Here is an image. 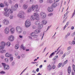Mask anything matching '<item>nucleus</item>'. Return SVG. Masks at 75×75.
<instances>
[{
    "label": "nucleus",
    "mask_w": 75,
    "mask_h": 75,
    "mask_svg": "<svg viewBox=\"0 0 75 75\" xmlns=\"http://www.w3.org/2000/svg\"><path fill=\"white\" fill-rule=\"evenodd\" d=\"M59 4V3H57V2L53 3L52 5V7L48 8V11L49 12H52V11H53V8H55L57 6H58Z\"/></svg>",
    "instance_id": "nucleus-1"
},
{
    "label": "nucleus",
    "mask_w": 75,
    "mask_h": 75,
    "mask_svg": "<svg viewBox=\"0 0 75 75\" xmlns=\"http://www.w3.org/2000/svg\"><path fill=\"white\" fill-rule=\"evenodd\" d=\"M4 10L5 12H4V14L6 17H8L9 14H12L13 12V11L11 9H8V8H4Z\"/></svg>",
    "instance_id": "nucleus-2"
},
{
    "label": "nucleus",
    "mask_w": 75,
    "mask_h": 75,
    "mask_svg": "<svg viewBox=\"0 0 75 75\" xmlns=\"http://www.w3.org/2000/svg\"><path fill=\"white\" fill-rule=\"evenodd\" d=\"M6 43L4 42H1V45L0 46V52L1 53H4L6 52V50H3L4 49V47L6 46Z\"/></svg>",
    "instance_id": "nucleus-3"
},
{
    "label": "nucleus",
    "mask_w": 75,
    "mask_h": 75,
    "mask_svg": "<svg viewBox=\"0 0 75 75\" xmlns=\"http://www.w3.org/2000/svg\"><path fill=\"white\" fill-rule=\"evenodd\" d=\"M37 18H38V15L37 12H35L34 14L30 18V20L32 21H34L35 19L37 20Z\"/></svg>",
    "instance_id": "nucleus-4"
},
{
    "label": "nucleus",
    "mask_w": 75,
    "mask_h": 75,
    "mask_svg": "<svg viewBox=\"0 0 75 75\" xmlns=\"http://www.w3.org/2000/svg\"><path fill=\"white\" fill-rule=\"evenodd\" d=\"M36 33L35 32H33L32 33L30 34L31 36H29V38L30 39V40H32L33 38H37V37H38V35H36Z\"/></svg>",
    "instance_id": "nucleus-5"
},
{
    "label": "nucleus",
    "mask_w": 75,
    "mask_h": 75,
    "mask_svg": "<svg viewBox=\"0 0 75 75\" xmlns=\"http://www.w3.org/2000/svg\"><path fill=\"white\" fill-rule=\"evenodd\" d=\"M24 12L23 11H20V13L18 14V16L19 18H24L25 16H24Z\"/></svg>",
    "instance_id": "nucleus-6"
},
{
    "label": "nucleus",
    "mask_w": 75,
    "mask_h": 75,
    "mask_svg": "<svg viewBox=\"0 0 75 75\" xmlns=\"http://www.w3.org/2000/svg\"><path fill=\"white\" fill-rule=\"evenodd\" d=\"M16 30L17 33H18V34H20L22 32V28L20 27H17L16 28Z\"/></svg>",
    "instance_id": "nucleus-7"
},
{
    "label": "nucleus",
    "mask_w": 75,
    "mask_h": 75,
    "mask_svg": "<svg viewBox=\"0 0 75 75\" xmlns=\"http://www.w3.org/2000/svg\"><path fill=\"white\" fill-rule=\"evenodd\" d=\"M2 64L4 67V70H7L8 69H9L10 67L7 64L6 65V64L4 63H2Z\"/></svg>",
    "instance_id": "nucleus-8"
},
{
    "label": "nucleus",
    "mask_w": 75,
    "mask_h": 75,
    "mask_svg": "<svg viewBox=\"0 0 75 75\" xmlns=\"http://www.w3.org/2000/svg\"><path fill=\"white\" fill-rule=\"evenodd\" d=\"M30 25H31V22L28 21V20H27L25 22V26L26 28H28V27H29Z\"/></svg>",
    "instance_id": "nucleus-9"
},
{
    "label": "nucleus",
    "mask_w": 75,
    "mask_h": 75,
    "mask_svg": "<svg viewBox=\"0 0 75 75\" xmlns=\"http://www.w3.org/2000/svg\"><path fill=\"white\" fill-rule=\"evenodd\" d=\"M2 23L4 25H7L9 24V21L8 20L5 19L3 21Z\"/></svg>",
    "instance_id": "nucleus-10"
},
{
    "label": "nucleus",
    "mask_w": 75,
    "mask_h": 75,
    "mask_svg": "<svg viewBox=\"0 0 75 75\" xmlns=\"http://www.w3.org/2000/svg\"><path fill=\"white\" fill-rule=\"evenodd\" d=\"M32 8L33 9V11L35 10L36 11H38V5H32Z\"/></svg>",
    "instance_id": "nucleus-11"
},
{
    "label": "nucleus",
    "mask_w": 75,
    "mask_h": 75,
    "mask_svg": "<svg viewBox=\"0 0 75 75\" xmlns=\"http://www.w3.org/2000/svg\"><path fill=\"white\" fill-rule=\"evenodd\" d=\"M8 39L11 42H12L14 40V36L13 35H11L8 37Z\"/></svg>",
    "instance_id": "nucleus-12"
},
{
    "label": "nucleus",
    "mask_w": 75,
    "mask_h": 75,
    "mask_svg": "<svg viewBox=\"0 0 75 75\" xmlns=\"http://www.w3.org/2000/svg\"><path fill=\"white\" fill-rule=\"evenodd\" d=\"M10 32V29L9 28H6L4 30V33L5 34H8Z\"/></svg>",
    "instance_id": "nucleus-13"
},
{
    "label": "nucleus",
    "mask_w": 75,
    "mask_h": 75,
    "mask_svg": "<svg viewBox=\"0 0 75 75\" xmlns=\"http://www.w3.org/2000/svg\"><path fill=\"white\" fill-rule=\"evenodd\" d=\"M18 4H15V6L13 7V6L11 7V8L12 10H13L14 11H15V10H17V8H18Z\"/></svg>",
    "instance_id": "nucleus-14"
},
{
    "label": "nucleus",
    "mask_w": 75,
    "mask_h": 75,
    "mask_svg": "<svg viewBox=\"0 0 75 75\" xmlns=\"http://www.w3.org/2000/svg\"><path fill=\"white\" fill-rule=\"evenodd\" d=\"M28 5L27 4H25L23 5V10H27V8H28Z\"/></svg>",
    "instance_id": "nucleus-15"
},
{
    "label": "nucleus",
    "mask_w": 75,
    "mask_h": 75,
    "mask_svg": "<svg viewBox=\"0 0 75 75\" xmlns=\"http://www.w3.org/2000/svg\"><path fill=\"white\" fill-rule=\"evenodd\" d=\"M31 11H34L32 6H31L30 7L28 8L27 9V12H28V13H30V12H31Z\"/></svg>",
    "instance_id": "nucleus-16"
},
{
    "label": "nucleus",
    "mask_w": 75,
    "mask_h": 75,
    "mask_svg": "<svg viewBox=\"0 0 75 75\" xmlns=\"http://www.w3.org/2000/svg\"><path fill=\"white\" fill-rule=\"evenodd\" d=\"M40 15L41 16H42V18H45V17H46V14L43 12H40Z\"/></svg>",
    "instance_id": "nucleus-17"
},
{
    "label": "nucleus",
    "mask_w": 75,
    "mask_h": 75,
    "mask_svg": "<svg viewBox=\"0 0 75 75\" xmlns=\"http://www.w3.org/2000/svg\"><path fill=\"white\" fill-rule=\"evenodd\" d=\"M41 31V29L40 28H38L37 29L35 30V33L36 34H38V33H40Z\"/></svg>",
    "instance_id": "nucleus-18"
},
{
    "label": "nucleus",
    "mask_w": 75,
    "mask_h": 75,
    "mask_svg": "<svg viewBox=\"0 0 75 75\" xmlns=\"http://www.w3.org/2000/svg\"><path fill=\"white\" fill-rule=\"evenodd\" d=\"M14 28H12L10 29V31L11 32V34H13L14 33Z\"/></svg>",
    "instance_id": "nucleus-19"
},
{
    "label": "nucleus",
    "mask_w": 75,
    "mask_h": 75,
    "mask_svg": "<svg viewBox=\"0 0 75 75\" xmlns=\"http://www.w3.org/2000/svg\"><path fill=\"white\" fill-rule=\"evenodd\" d=\"M68 73L69 74H70L71 73V67L69 66L68 67V69H67Z\"/></svg>",
    "instance_id": "nucleus-20"
},
{
    "label": "nucleus",
    "mask_w": 75,
    "mask_h": 75,
    "mask_svg": "<svg viewBox=\"0 0 75 75\" xmlns=\"http://www.w3.org/2000/svg\"><path fill=\"white\" fill-rule=\"evenodd\" d=\"M42 22L43 24L45 25L46 24H47V21L45 20H43L42 21Z\"/></svg>",
    "instance_id": "nucleus-21"
},
{
    "label": "nucleus",
    "mask_w": 75,
    "mask_h": 75,
    "mask_svg": "<svg viewBox=\"0 0 75 75\" xmlns=\"http://www.w3.org/2000/svg\"><path fill=\"white\" fill-rule=\"evenodd\" d=\"M19 45L18 44H17L15 46V49H16V50H17V49H18L19 48Z\"/></svg>",
    "instance_id": "nucleus-22"
},
{
    "label": "nucleus",
    "mask_w": 75,
    "mask_h": 75,
    "mask_svg": "<svg viewBox=\"0 0 75 75\" xmlns=\"http://www.w3.org/2000/svg\"><path fill=\"white\" fill-rule=\"evenodd\" d=\"M38 26L39 28H40V29L42 28L43 27V25H42V24H39V25H38Z\"/></svg>",
    "instance_id": "nucleus-23"
},
{
    "label": "nucleus",
    "mask_w": 75,
    "mask_h": 75,
    "mask_svg": "<svg viewBox=\"0 0 75 75\" xmlns=\"http://www.w3.org/2000/svg\"><path fill=\"white\" fill-rule=\"evenodd\" d=\"M47 69H49V71H50L51 69V65H50L47 66Z\"/></svg>",
    "instance_id": "nucleus-24"
},
{
    "label": "nucleus",
    "mask_w": 75,
    "mask_h": 75,
    "mask_svg": "<svg viewBox=\"0 0 75 75\" xmlns=\"http://www.w3.org/2000/svg\"><path fill=\"white\" fill-rule=\"evenodd\" d=\"M11 54H9L8 53H6V57H11Z\"/></svg>",
    "instance_id": "nucleus-25"
},
{
    "label": "nucleus",
    "mask_w": 75,
    "mask_h": 75,
    "mask_svg": "<svg viewBox=\"0 0 75 75\" xmlns=\"http://www.w3.org/2000/svg\"><path fill=\"white\" fill-rule=\"evenodd\" d=\"M35 25H38L40 24V21H37L35 23Z\"/></svg>",
    "instance_id": "nucleus-26"
},
{
    "label": "nucleus",
    "mask_w": 75,
    "mask_h": 75,
    "mask_svg": "<svg viewBox=\"0 0 75 75\" xmlns=\"http://www.w3.org/2000/svg\"><path fill=\"white\" fill-rule=\"evenodd\" d=\"M54 54V52H53L52 53H51L50 54V55L49 56V58H52V55H53Z\"/></svg>",
    "instance_id": "nucleus-27"
},
{
    "label": "nucleus",
    "mask_w": 75,
    "mask_h": 75,
    "mask_svg": "<svg viewBox=\"0 0 75 75\" xmlns=\"http://www.w3.org/2000/svg\"><path fill=\"white\" fill-rule=\"evenodd\" d=\"M21 47L22 49H23V50H25V47H24V46H23V45H21Z\"/></svg>",
    "instance_id": "nucleus-28"
},
{
    "label": "nucleus",
    "mask_w": 75,
    "mask_h": 75,
    "mask_svg": "<svg viewBox=\"0 0 75 75\" xmlns=\"http://www.w3.org/2000/svg\"><path fill=\"white\" fill-rule=\"evenodd\" d=\"M6 45L8 46H10V42H8L6 43Z\"/></svg>",
    "instance_id": "nucleus-29"
},
{
    "label": "nucleus",
    "mask_w": 75,
    "mask_h": 75,
    "mask_svg": "<svg viewBox=\"0 0 75 75\" xmlns=\"http://www.w3.org/2000/svg\"><path fill=\"white\" fill-rule=\"evenodd\" d=\"M0 7H4V6L2 3H1L0 4Z\"/></svg>",
    "instance_id": "nucleus-30"
},
{
    "label": "nucleus",
    "mask_w": 75,
    "mask_h": 75,
    "mask_svg": "<svg viewBox=\"0 0 75 75\" xmlns=\"http://www.w3.org/2000/svg\"><path fill=\"white\" fill-rule=\"evenodd\" d=\"M4 4H5L6 6H8V3L6 2V1L4 2Z\"/></svg>",
    "instance_id": "nucleus-31"
},
{
    "label": "nucleus",
    "mask_w": 75,
    "mask_h": 75,
    "mask_svg": "<svg viewBox=\"0 0 75 75\" xmlns=\"http://www.w3.org/2000/svg\"><path fill=\"white\" fill-rule=\"evenodd\" d=\"M13 15L11 14V15L10 16V18L11 19H13Z\"/></svg>",
    "instance_id": "nucleus-32"
},
{
    "label": "nucleus",
    "mask_w": 75,
    "mask_h": 75,
    "mask_svg": "<svg viewBox=\"0 0 75 75\" xmlns=\"http://www.w3.org/2000/svg\"><path fill=\"white\" fill-rule=\"evenodd\" d=\"M58 58V56H56L53 59V61H54V60H56V58Z\"/></svg>",
    "instance_id": "nucleus-33"
},
{
    "label": "nucleus",
    "mask_w": 75,
    "mask_h": 75,
    "mask_svg": "<svg viewBox=\"0 0 75 75\" xmlns=\"http://www.w3.org/2000/svg\"><path fill=\"white\" fill-rule=\"evenodd\" d=\"M71 46H69L67 48V51H69V50H71Z\"/></svg>",
    "instance_id": "nucleus-34"
},
{
    "label": "nucleus",
    "mask_w": 75,
    "mask_h": 75,
    "mask_svg": "<svg viewBox=\"0 0 75 75\" xmlns=\"http://www.w3.org/2000/svg\"><path fill=\"white\" fill-rule=\"evenodd\" d=\"M29 3L30 4H33V0H30Z\"/></svg>",
    "instance_id": "nucleus-35"
},
{
    "label": "nucleus",
    "mask_w": 75,
    "mask_h": 75,
    "mask_svg": "<svg viewBox=\"0 0 75 75\" xmlns=\"http://www.w3.org/2000/svg\"><path fill=\"white\" fill-rule=\"evenodd\" d=\"M72 44L74 45L75 44V37L74 38V40H73Z\"/></svg>",
    "instance_id": "nucleus-36"
},
{
    "label": "nucleus",
    "mask_w": 75,
    "mask_h": 75,
    "mask_svg": "<svg viewBox=\"0 0 75 75\" xmlns=\"http://www.w3.org/2000/svg\"><path fill=\"white\" fill-rule=\"evenodd\" d=\"M66 55V53H65L63 55L62 57V59H63V58H64V57H65V56Z\"/></svg>",
    "instance_id": "nucleus-37"
},
{
    "label": "nucleus",
    "mask_w": 75,
    "mask_h": 75,
    "mask_svg": "<svg viewBox=\"0 0 75 75\" xmlns=\"http://www.w3.org/2000/svg\"><path fill=\"white\" fill-rule=\"evenodd\" d=\"M0 74H6V73L5 72L3 71H2L0 72Z\"/></svg>",
    "instance_id": "nucleus-38"
},
{
    "label": "nucleus",
    "mask_w": 75,
    "mask_h": 75,
    "mask_svg": "<svg viewBox=\"0 0 75 75\" xmlns=\"http://www.w3.org/2000/svg\"><path fill=\"white\" fill-rule=\"evenodd\" d=\"M68 62V60H66V61H65L64 63V65H65V64H67V63Z\"/></svg>",
    "instance_id": "nucleus-39"
},
{
    "label": "nucleus",
    "mask_w": 75,
    "mask_h": 75,
    "mask_svg": "<svg viewBox=\"0 0 75 75\" xmlns=\"http://www.w3.org/2000/svg\"><path fill=\"white\" fill-rule=\"evenodd\" d=\"M61 65H62V63H59L58 65V67L59 68V67H61Z\"/></svg>",
    "instance_id": "nucleus-40"
},
{
    "label": "nucleus",
    "mask_w": 75,
    "mask_h": 75,
    "mask_svg": "<svg viewBox=\"0 0 75 75\" xmlns=\"http://www.w3.org/2000/svg\"><path fill=\"white\" fill-rule=\"evenodd\" d=\"M5 61L6 62H7L8 61V59L7 58L5 59Z\"/></svg>",
    "instance_id": "nucleus-41"
},
{
    "label": "nucleus",
    "mask_w": 75,
    "mask_h": 75,
    "mask_svg": "<svg viewBox=\"0 0 75 75\" xmlns=\"http://www.w3.org/2000/svg\"><path fill=\"white\" fill-rule=\"evenodd\" d=\"M51 27V25L49 26L48 27V28H47V29L46 31H48V30H49L50 28V27Z\"/></svg>",
    "instance_id": "nucleus-42"
},
{
    "label": "nucleus",
    "mask_w": 75,
    "mask_h": 75,
    "mask_svg": "<svg viewBox=\"0 0 75 75\" xmlns=\"http://www.w3.org/2000/svg\"><path fill=\"white\" fill-rule=\"evenodd\" d=\"M75 33H72V34L71 35V37H74V35H75Z\"/></svg>",
    "instance_id": "nucleus-43"
},
{
    "label": "nucleus",
    "mask_w": 75,
    "mask_h": 75,
    "mask_svg": "<svg viewBox=\"0 0 75 75\" xmlns=\"http://www.w3.org/2000/svg\"><path fill=\"white\" fill-rule=\"evenodd\" d=\"M1 57L2 58V59H4V56L3 55H1Z\"/></svg>",
    "instance_id": "nucleus-44"
},
{
    "label": "nucleus",
    "mask_w": 75,
    "mask_h": 75,
    "mask_svg": "<svg viewBox=\"0 0 75 75\" xmlns=\"http://www.w3.org/2000/svg\"><path fill=\"white\" fill-rule=\"evenodd\" d=\"M15 64V63H14V62H13L12 63L11 65L12 66H14Z\"/></svg>",
    "instance_id": "nucleus-45"
},
{
    "label": "nucleus",
    "mask_w": 75,
    "mask_h": 75,
    "mask_svg": "<svg viewBox=\"0 0 75 75\" xmlns=\"http://www.w3.org/2000/svg\"><path fill=\"white\" fill-rule=\"evenodd\" d=\"M8 3H9L10 4H11V3H12V1L11 0H9L8 1Z\"/></svg>",
    "instance_id": "nucleus-46"
},
{
    "label": "nucleus",
    "mask_w": 75,
    "mask_h": 75,
    "mask_svg": "<svg viewBox=\"0 0 75 75\" xmlns=\"http://www.w3.org/2000/svg\"><path fill=\"white\" fill-rule=\"evenodd\" d=\"M75 12L74 11V13H73V14L72 15V17H71V18H72L74 16V15H75Z\"/></svg>",
    "instance_id": "nucleus-47"
},
{
    "label": "nucleus",
    "mask_w": 75,
    "mask_h": 75,
    "mask_svg": "<svg viewBox=\"0 0 75 75\" xmlns=\"http://www.w3.org/2000/svg\"><path fill=\"white\" fill-rule=\"evenodd\" d=\"M53 15V13H50L49 14L48 16H52Z\"/></svg>",
    "instance_id": "nucleus-48"
},
{
    "label": "nucleus",
    "mask_w": 75,
    "mask_h": 75,
    "mask_svg": "<svg viewBox=\"0 0 75 75\" xmlns=\"http://www.w3.org/2000/svg\"><path fill=\"white\" fill-rule=\"evenodd\" d=\"M13 60V57H10V61H12Z\"/></svg>",
    "instance_id": "nucleus-49"
},
{
    "label": "nucleus",
    "mask_w": 75,
    "mask_h": 75,
    "mask_svg": "<svg viewBox=\"0 0 75 75\" xmlns=\"http://www.w3.org/2000/svg\"><path fill=\"white\" fill-rule=\"evenodd\" d=\"M49 1L50 3H53V1H52V0H50Z\"/></svg>",
    "instance_id": "nucleus-50"
},
{
    "label": "nucleus",
    "mask_w": 75,
    "mask_h": 75,
    "mask_svg": "<svg viewBox=\"0 0 75 75\" xmlns=\"http://www.w3.org/2000/svg\"><path fill=\"white\" fill-rule=\"evenodd\" d=\"M39 2L40 3H42L43 2V0H39Z\"/></svg>",
    "instance_id": "nucleus-51"
},
{
    "label": "nucleus",
    "mask_w": 75,
    "mask_h": 75,
    "mask_svg": "<svg viewBox=\"0 0 75 75\" xmlns=\"http://www.w3.org/2000/svg\"><path fill=\"white\" fill-rule=\"evenodd\" d=\"M70 52H71V50L67 52V53L68 55V54H70Z\"/></svg>",
    "instance_id": "nucleus-52"
},
{
    "label": "nucleus",
    "mask_w": 75,
    "mask_h": 75,
    "mask_svg": "<svg viewBox=\"0 0 75 75\" xmlns=\"http://www.w3.org/2000/svg\"><path fill=\"white\" fill-rule=\"evenodd\" d=\"M55 37H54V35L51 38V39H55Z\"/></svg>",
    "instance_id": "nucleus-53"
},
{
    "label": "nucleus",
    "mask_w": 75,
    "mask_h": 75,
    "mask_svg": "<svg viewBox=\"0 0 75 75\" xmlns=\"http://www.w3.org/2000/svg\"><path fill=\"white\" fill-rule=\"evenodd\" d=\"M33 73H34V74H36V71L34 70H33L32 71Z\"/></svg>",
    "instance_id": "nucleus-54"
},
{
    "label": "nucleus",
    "mask_w": 75,
    "mask_h": 75,
    "mask_svg": "<svg viewBox=\"0 0 75 75\" xmlns=\"http://www.w3.org/2000/svg\"><path fill=\"white\" fill-rule=\"evenodd\" d=\"M20 3H21V4H22V3H23V0H21L20 1Z\"/></svg>",
    "instance_id": "nucleus-55"
},
{
    "label": "nucleus",
    "mask_w": 75,
    "mask_h": 75,
    "mask_svg": "<svg viewBox=\"0 0 75 75\" xmlns=\"http://www.w3.org/2000/svg\"><path fill=\"white\" fill-rule=\"evenodd\" d=\"M43 45H44V43H43L40 45L39 47H41V46H42Z\"/></svg>",
    "instance_id": "nucleus-56"
},
{
    "label": "nucleus",
    "mask_w": 75,
    "mask_h": 75,
    "mask_svg": "<svg viewBox=\"0 0 75 75\" xmlns=\"http://www.w3.org/2000/svg\"><path fill=\"white\" fill-rule=\"evenodd\" d=\"M69 22H67L66 23V25L67 26L68 25H69Z\"/></svg>",
    "instance_id": "nucleus-57"
},
{
    "label": "nucleus",
    "mask_w": 75,
    "mask_h": 75,
    "mask_svg": "<svg viewBox=\"0 0 75 75\" xmlns=\"http://www.w3.org/2000/svg\"><path fill=\"white\" fill-rule=\"evenodd\" d=\"M67 20L64 19L63 21V23H65V21H66Z\"/></svg>",
    "instance_id": "nucleus-58"
},
{
    "label": "nucleus",
    "mask_w": 75,
    "mask_h": 75,
    "mask_svg": "<svg viewBox=\"0 0 75 75\" xmlns=\"http://www.w3.org/2000/svg\"><path fill=\"white\" fill-rule=\"evenodd\" d=\"M15 55L16 56H17L18 55V53L17 52L15 53Z\"/></svg>",
    "instance_id": "nucleus-59"
},
{
    "label": "nucleus",
    "mask_w": 75,
    "mask_h": 75,
    "mask_svg": "<svg viewBox=\"0 0 75 75\" xmlns=\"http://www.w3.org/2000/svg\"><path fill=\"white\" fill-rule=\"evenodd\" d=\"M60 54H63V51H61L60 52Z\"/></svg>",
    "instance_id": "nucleus-60"
},
{
    "label": "nucleus",
    "mask_w": 75,
    "mask_h": 75,
    "mask_svg": "<svg viewBox=\"0 0 75 75\" xmlns=\"http://www.w3.org/2000/svg\"><path fill=\"white\" fill-rule=\"evenodd\" d=\"M36 71H37V72H38L39 71V68H37V69L36 70Z\"/></svg>",
    "instance_id": "nucleus-61"
},
{
    "label": "nucleus",
    "mask_w": 75,
    "mask_h": 75,
    "mask_svg": "<svg viewBox=\"0 0 75 75\" xmlns=\"http://www.w3.org/2000/svg\"><path fill=\"white\" fill-rule=\"evenodd\" d=\"M71 30H74V27L72 26L71 27Z\"/></svg>",
    "instance_id": "nucleus-62"
},
{
    "label": "nucleus",
    "mask_w": 75,
    "mask_h": 75,
    "mask_svg": "<svg viewBox=\"0 0 75 75\" xmlns=\"http://www.w3.org/2000/svg\"><path fill=\"white\" fill-rule=\"evenodd\" d=\"M21 56L22 57H25V54H22L21 55Z\"/></svg>",
    "instance_id": "nucleus-63"
},
{
    "label": "nucleus",
    "mask_w": 75,
    "mask_h": 75,
    "mask_svg": "<svg viewBox=\"0 0 75 75\" xmlns=\"http://www.w3.org/2000/svg\"><path fill=\"white\" fill-rule=\"evenodd\" d=\"M33 29H36V28L35 27V26H33Z\"/></svg>",
    "instance_id": "nucleus-64"
}]
</instances>
